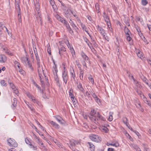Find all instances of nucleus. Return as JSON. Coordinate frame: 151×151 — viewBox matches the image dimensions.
I'll return each instance as SVG.
<instances>
[{"mask_svg":"<svg viewBox=\"0 0 151 151\" xmlns=\"http://www.w3.org/2000/svg\"><path fill=\"white\" fill-rule=\"evenodd\" d=\"M105 120V118L100 114L99 112H97L96 117L92 121L97 124L99 123V122H101L102 121H104Z\"/></svg>","mask_w":151,"mask_h":151,"instance_id":"nucleus-1","label":"nucleus"},{"mask_svg":"<svg viewBox=\"0 0 151 151\" xmlns=\"http://www.w3.org/2000/svg\"><path fill=\"white\" fill-rule=\"evenodd\" d=\"M88 137L92 141L97 143L100 142L102 140V138L98 135L91 134Z\"/></svg>","mask_w":151,"mask_h":151,"instance_id":"nucleus-2","label":"nucleus"},{"mask_svg":"<svg viewBox=\"0 0 151 151\" xmlns=\"http://www.w3.org/2000/svg\"><path fill=\"white\" fill-rule=\"evenodd\" d=\"M35 16L38 22H39V21L40 24H41L42 23V18L41 17V14L40 9L37 10L35 9Z\"/></svg>","mask_w":151,"mask_h":151,"instance_id":"nucleus-3","label":"nucleus"},{"mask_svg":"<svg viewBox=\"0 0 151 151\" xmlns=\"http://www.w3.org/2000/svg\"><path fill=\"white\" fill-rule=\"evenodd\" d=\"M97 114V112L94 109H91L90 114L88 116V117L92 121L93 120V119L96 117V114Z\"/></svg>","mask_w":151,"mask_h":151,"instance_id":"nucleus-4","label":"nucleus"},{"mask_svg":"<svg viewBox=\"0 0 151 151\" xmlns=\"http://www.w3.org/2000/svg\"><path fill=\"white\" fill-rule=\"evenodd\" d=\"M97 29L99 31L100 34L102 35L103 37H104L106 40H107L105 37L106 33L105 30L102 28L100 27L99 25L96 26Z\"/></svg>","mask_w":151,"mask_h":151,"instance_id":"nucleus-5","label":"nucleus"},{"mask_svg":"<svg viewBox=\"0 0 151 151\" xmlns=\"http://www.w3.org/2000/svg\"><path fill=\"white\" fill-rule=\"evenodd\" d=\"M63 78L64 83L66 84L69 79V76L67 72H66L65 70L63 72Z\"/></svg>","mask_w":151,"mask_h":151,"instance_id":"nucleus-6","label":"nucleus"},{"mask_svg":"<svg viewBox=\"0 0 151 151\" xmlns=\"http://www.w3.org/2000/svg\"><path fill=\"white\" fill-rule=\"evenodd\" d=\"M49 2L52 7L54 11L56 12L57 10V8L54 1V0H50Z\"/></svg>","mask_w":151,"mask_h":151,"instance_id":"nucleus-7","label":"nucleus"},{"mask_svg":"<svg viewBox=\"0 0 151 151\" xmlns=\"http://www.w3.org/2000/svg\"><path fill=\"white\" fill-rule=\"evenodd\" d=\"M77 87L78 89L83 93L85 92V90L83 87L82 84L81 82L78 83V82L76 83Z\"/></svg>","mask_w":151,"mask_h":151,"instance_id":"nucleus-8","label":"nucleus"},{"mask_svg":"<svg viewBox=\"0 0 151 151\" xmlns=\"http://www.w3.org/2000/svg\"><path fill=\"white\" fill-rule=\"evenodd\" d=\"M64 12L65 13V17L67 18L70 17L71 15V14H73V12L70 9L65 11Z\"/></svg>","mask_w":151,"mask_h":151,"instance_id":"nucleus-9","label":"nucleus"},{"mask_svg":"<svg viewBox=\"0 0 151 151\" xmlns=\"http://www.w3.org/2000/svg\"><path fill=\"white\" fill-rule=\"evenodd\" d=\"M6 56L4 54L0 55V63H4L6 61Z\"/></svg>","mask_w":151,"mask_h":151,"instance_id":"nucleus-10","label":"nucleus"},{"mask_svg":"<svg viewBox=\"0 0 151 151\" xmlns=\"http://www.w3.org/2000/svg\"><path fill=\"white\" fill-rule=\"evenodd\" d=\"M66 51V48L63 45H61L60 48H59V53L61 56L63 55V52Z\"/></svg>","mask_w":151,"mask_h":151,"instance_id":"nucleus-11","label":"nucleus"},{"mask_svg":"<svg viewBox=\"0 0 151 151\" xmlns=\"http://www.w3.org/2000/svg\"><path fill=\"white\" fill-rule=\"evenodd\" d=\"M54 117L57 120V121L61 124H64V122H63L64 121L62 118L59 116H54Z\"/></svg>","mask_w":151,"mask_h":151,"instance_id":"nucleus-12","label":"nucleus"},{"mask_svg":"<svg viewBox=\"0 0 151 151\" xmlns=\"http://www.w3.org/2000/svg\"><path fill=\"white\" fill-rule=\"evenodd\" d=\"M81 55L83 58V59L86 61H88L90 63V60L88 57L83 52H82L81 53Z\"/></svg>","mask_w":151,"mask_h":151,"instance_id":"nucleus-13","label":"nucleus"},{"mask_svg":"<svg viewBox=\"0 0 151 151\" xmlns=\"http://www.w3.org/2000/svg\"><path fill=\"white\" fill-rule=\"evenodd\" d=\"M50 123L56 129H59L60 127L59 125L58 124L53 121H50Z\"/></svg>","mask_w":151,"mask_h":151,"instance_id":"nucleus-14","label":"nucleus"},{"mask_svg":"<svg viewBox=\"0 0 151 151\" xmlns=\"http://www.w3.org/2000/svg\"><path fill=\"white\" fill-rule=\"evenodd\" d=\"M3 50L8 55L10 56L13 55V54L6 47L3 48Z\"/></svg>","mask_w":151,"mask_h":151,"instance_id":"nucleus-15","label":"nucleus"},{"mask_svg":"<svg viewBox=\"0 0 151 151\" xmlns=\"http://www.w3.org/2000/svg\"><path fill=\"white\" fill-rule=\"evenodd\" d=\"M141 79L142 81L151 88V85L150 83H149V81L144 76H143Z\"/></svg>","mask_w":151,"mask_h":151,"instance_id":"nucleus-16","label":"nucleus"},{"mask_svg":"<svg viewBox=\"0 0 151 151\" xmlns=\"http://www.w3.org/2000/svg\"><path fill=\"white\" fill-rule=\"evenodd\" d=\"M24 58L27 62V64L29 67L31 69L32 71H33L34 69L32 67L31 63L30 62V61L28 60V58L27 57H25Z\"/></svg>","mask_w":151,"mask_h":151,"instance_id":"nucleus-17","label":"nucleus"},{"mask_svg":"<svg viewBox=\"0 0 151 151\" xmlns=\"http://www.w3.org/2000/svg\"><path fill=\"white\" fill-rule=\"evenodd\" d=\"M34 4L35 6V9H40V5L39 4L38 0H34Z\"/></svg>","mask_w":151,"mask_h":151,"instance_id":"nucleus-18","label":"nucleus"},{"mask_svg":"<svg viewBox=\"0 0 151 151\" xmlns=\"http://www.w3.org/2000/svg\"><path fill=\"white\" fill-rule=\"evenodd\" d=\"M70 73L71 75V77H72L73 80L75 81L76 80V76L75 73L74 72V70L73 68H72V70L71 69H70Z\"/></svg>","mask_w":151,"mask_h":151,"instance_id":"nucleus-19","label":"nucleus"},{"mask_svg":"<svg viewBox=\"0 0 151 151\" xmlns=\"http://www.w3.org/2000/svg\"><path fill=\"white\" fill-rule=\"evenodd\" d=\"M130 146L137 151H141L140 148L136 145L131 144Z\"/></svg>","mask_w":151,"mask_h":151,"instance_id":"nucleus-20","label":"nucleus"},{"mask_svg":"<svg viewBox=\"0 0 151 151\" xmlns=\"http://www.w3.org/2000/svg\"><path fill=\"white\" fill-rule=\"evenodd\" d=\"M89 145V148L91 151H95V146L91 142H88L87 143Z\"/></svg>","mask_w":151,"mask_h":151,"instance_id":"nucleus-21","label":"nucleus"},{"mask_svg":"<svg viewBox=\"0 0 151 151\" xmlns=\"http://www.w3.org/2000/svg\"><path fill=\"white\" fill-rule=\"evenodd\" d=\"M55 17L57 20L59 21L62 23V22H63V20H65L64 18L61 17L58 14H57L55 15Z\"/></svg>","mask_w":151,"mask_h":151,"instance_id":"nucleus-22","label":"nucleus"},{"mask_svg":"<svg viewBox=\"0 0 151 151\" xmlns=\"http://www.w3.org/2000/svg\"><path fill=\"white\" fill-rule=\"evenodd\" d=\"M52 68V71L53 75H57V72H58L57 65H55V66H53Z\"/></svg>","mask_w":151,"mask_h":151,"instance_id":"nucleus-23","label":"nucleus"},{"mask_svg":"<svg viewBox=\"0 0 151 151\" xmlns=\"http://www.w3.org/2000/svg\"><path fill=\"white\" fill-rule=\"evenodd\" d=\"M81 27L82 29L83 30H85V32H86L90 36V37H91V36L90 35L89 33L88 32V31L86 30L87 28H86V26H85V25L83 24V23H81Z\"/></svg>","mask_w":151,"mask_h":151,"instance_id":"nucleus-24","label":"nucleus"},{"mask_svg":"<svg viewBox=\"0 0 151 151\" xmlns=\"http://www.w3.org/2000/svg\"><path fill=\"white\" fill-rule=\"evenodd\" d=\"M67 43L66 42L65 43L66 44V45L68 47V48L71 50V51H72V52L73 51L74 52V54H75V51L73 47H71L69 43L68 40H67Z\"/></svg>","mask_w":151,"mask_h":151,"instance_id":"nucleus-25","label":"nucleus"},{"mask_svg":"<svg viewBox=\"0 0 151 151\" xmlns=\"http://www.w3.org/2000/svg\"><path fill=\"white\" fill-rule=\"evenodd\" d=\"M124 31L127 35H129V33H131L130 30L126 26H125L124 27Z\"/></svg>","mask_w":151,"mask_h":151,"instance_id":"nucleus-26","label":"nucleus"},{"mask_svg":"<svg viewBox=\"0 0 151 151\" xmlns=\"http://www.w3.org/2000/svg\"><path fill=\"white\" fill-rule=\"evenodd\" d=\"M14 141H15L13 139H12L11 138H9L7 140V142L9 146H11V145H12L13 142H14Z\"/></svg>","mask_w":151,"mask_h":151,"instance_id":"nucleus-27","label":"nucleus"},{"mask_svg":"<svg viewBox=\"0 0 151 151\" xmlns=\"http://www.w3.org/2000/svg\"><path fill=\"white\" fill-rule=\"evenodd\" d=\"M18 18L19 22H22L21 13V12H17Z\"/></svg>","mask_w":151,"mask_h":151,"instance_id":"nucleus-28","label":"nucleus"},{"mask_svg":"<svg viewBox=\"0 0 151 151\" xmlns=\"http://www.w3.org/2000/svg\"><path fill=\"white\" fill-rule=\"evenodd\" d=\"M135 28H136L137 31V32L138 33L140 37H141L142 36H143V35H142V32H141V30L140 29V28L138 27V26H137V27H136Z\"/></svg>","mask_w":151,"mask_h":151,"instance_id":"nucleus-29","label":"nucleus"},{"mask_svg":"<svg viewBox=\"0 0 151 151\" xmlns=\"http://www.w3.org/2000/svg\"><path fill=\"white\" fill-rule=\"evenodd\" d=\"M69 95L70 98H73V97H74L73 93V91L72 88L70 89Z\"/></svg>","mask_w":151,"mask_h":151,"instance_id":"nucleus-30","label":"nucleus"},{"mask_svg":"<svg viewBox=\"0 0 151 151\" xmlns=\"http://www.w3.org/2000/svg\"><path fill=\"white\" fill-rule=\"evenodd\" d=\"M143 100L145 103L147 104L149 106H151V104L150 103V101L147 100V98L146 97H143Z\"/></svg>","mask_w":151,"mask_h":151,"instance_id":"nucleus-31","label":"nucleus"},{"mask_svg":"<svg viewBox=\"0 0 151 151\" xmlns=\"http://www.w3.org/2000/svg\"><path fill=\"white\" fill-rule=\"evenodd\" d=\"M10 79L8 80V83L9 84L10 87L13 89H14L15 88V86L14 85V84L10 82Z\"/></svg>","mask_w":151,"mask_h":151,"instance_id":"nucleus-32","label":"nucleus"},{"mask_svg":"<svg viewBox=\"0 0 151 151\" xmlns=\"http://www.w3.org/2000/svg\"><path fill=\"white\" fill-rule=\"evenodd\" d=\"M62 9L64 11L69 9V7L66 6L64 4L61 6Z\"/></svg>","mask_w":151,"mask_h":151,"instance_id":"nucleus-33","label":"nucleus"},{"mask_svg":"<svg viewBox=\"0 0 151 151\" xmlns=\"http://www.w3.org/2000/svg\"><path fill=\"white\" fill-rule=\"evenodd\" d=\"M17 99L14 98L13 99V103L12 105L14 107H15L17 106Z\"/></svg>","mask_w":151,"mask_h":151,"instance_id":"nucleus-34","label":"nucleus"},{"mask_svg":"<svg viewBox=\"0 0 151 151\" xmlns=\"http://www.w3.org/2000/svg\"><path fill=\"white\" fill-rule=\"evenodd\" d=\"M142 146L144 147L145 151H149V149L148 147V146L147 145L144 143H142Z\"/></svg>","mask_w":151,"mask_h":151,"instance_id":"nucleus-35","label":"nucleus"},{"mask_svg":"<svg viewBox=\"0 0 151 151\" xmlns=\"http://www.w3.org/2000/svg\"><path fill=\"white\" fill-rule=\"evenodd\" d=\"M5 82V80H2L0 81V83L3 86H7V84Z\"/></svg>","mask_w":151,"mask_h":151,"instance_id":"nucleus-36","label":"nucleus"},{"mask_svg":"<svg viewBox=\"0 0 151 151\" xmlns=\"http://www.w3.org/2000/svg\"><path fill=\"white\" fill-rule=\"evenodd\" d=\"M88 79L89 81L91 82V83L93 84L94 83V80L93 78L92 77V76L91 75H90V76L88 77Z\"/></svg>","mask_w":151,"mask_h":151,"instance_id":"nucleus-37","label":"nucleus"},{"mask_svg":"<svg viewBox=\"0 0 151 151\" xmlns=\"http://www.w3.org/2000/svg\"><path fill=\"white\" fill-rule=\"evenodd\" d=\"M95 7L97 12L99 13L100 12L99 5L97 3H96L95 5Z\"/></svg>","mask_w":151,"mask_h":151,"instance_id":"nucleus-38","label":"nucleus"},{"mask_svg":"<svg viewBox=\"0 0 151 151\" xmlns=\"http://www.w3.org/2000/svg\"><path fill=\"white\" fill-rule=\"evenodd\" d=\"M111 145L114 146H115L116 147H117L119 146V144L118 142H116L114 143H111Z\"/></svg>","mask_w":151,"mask_h":151,"instance_id":"nucleus-39","label":"nucleus"},{"mask_svg":"<svg viewBox=\"0 0 151 151\" xmlns=\"http://www.w3.org/2000/svg\"><path fill=\"white\" fill-rule=\"evenodd\" d=\"M122 120L123 122L125 124H127L128 122V119L127 117H124L122 118Z\"/></svg>","mask_w":151,"mask_h":151,"instance_id":"nucleus-40","label":"nucleus"},{"mask_svg":"<svg viewBox=\"0 0 151 151\" xmlns=\"http://www.w3.org/2000/svg\"><path fill=\"white\" fill-rule=\"evenodd\" d=\"M76 140H74V142H70V145L71 146H75L76 144H78Z\"/></svg>","mask_w":151,"mask_h":151,"instance_id":"nucleus-41","label":"nucleus"},{"mask_svg":"<svg viewBox=\"0 0 151 151\" xmlns=\"http://www.w3.org/2000/svg\"><path fill=\"white\" fill-rule=\"evenodd\" d=\"M141 2L142 4L144 6H146L148 4V2L147 0H142Z\"/></svg>","mask_w":151,"mask_h":151,"instance_id":"nucleus-42","label":"nucleus"},{"mask_svg":"<svg viewBox=\"0 0 151 151\" xmlns=\"http://www.w3.org/2000/svg\"><path fill=\"white\" fill-rule=\"evenodd\" d=\"M32 82L33 85L35 86L37 88H39L40 86L37 84L35 82V81L33 79H32Z\"/></svg>","mask_w":151,"mask_h":151,"instance_id":"nucleus-43","label":"nucleus"},{"mask_svg":"<svg viewBox=\"0 0 151 151\" xmlns=\"http://www.w3.org/2000/svg\"><path fill=\"white\" fill-rule=\"evenodd\" d=\"M134 132L137 135L139 138L140 139H141V136L137 131L136 130H134Z\"/></svg>","mask_w":151,"mask_h":151,"instance_id":"nucleus-44","label":"nucleus"},{"mask_svg":"<svg viewBox=\"0 0 151 151\" xmlns=\"http://www.w3.org/2000/svg\"><path fill=\"white\" fill-rule=\"evenodd\" d=\"M103 131L105 132V133H108L109 131V130L108 128L106 127H104L102 129Z\"/></svg>","mask_w":151,"mask_h":151,"instance_id":"nucleus-45","label":"nucleus"},{"mask_svg":"<svg viewBox=\"0 0 151 151\" xmlns=\"http://www.w3.org/2000/svg\"><path fill=\"white\" fill-rule=\"evenodd\" d=\"M57 145H58V147H60V148L62 149V150H65L64 147H63V145H61L60 143H58Z\"/></svg>","mask_w":151,"mask_h":151,"instance_id":"nucleus-46","label":"nucleus"},{"mask_svg":"<svg viewBox=\"0 0 151 151\" xmlns=\"http://www.w3.org/2000/svg\"><path fill=\"white\" fill-rule=\"evenodd\" d=\"M25 141L26 143L27 144H28L29 145H30L31 144V143L30 142V141H29V139L28 138H26L25 139Z\"/></svg>","mask_w":151,"mask_h":151,"instance_id":"nucleus-47","label":"nucleus"},{"mask_svg":"<svg viewBox=\"0 0 151 151\" xmlns=\"http://www.w3.org/2000/svg\"><path fill=\"white\" fill-rule=\"evenodd\" d=\"M95 101L97 103L99 104H101V102L100 99L97 96L96 98L94 99Z\"/></svg>","mask_w":151,"mask_h":151,"instance_id":"nucleus-48","label":"nucleus"},{"mask_svg":"<svg viewBox=\"0 0 151 151\" xmlns=\"http://www.w3.org/2000/svg\"><path fill=\"white\" fill-rule=\"evenodd\" d=\"M82 126L86 129H88L89 128L88 126L86 123H83L82 125Z\"/></svg>","mask_w":151,"mask_h":151,"instance_id":"nucleus-49","label":"nucleus"},{"mask_svg":"<svg viewBox=\"0 0 151 151\" xmlns=\"http://www.w3.org/2000/svg\"><path fill=\"white\" fill-rule=\"evenodd\" d=\"M76 65H77V66H78V68L80 69V68H81V64H80V63H79V62L77 60H76Z\"/></svg>","mask_w":151,"mask_h":151,"instance_id":"nucleus-50","label":"nucleus"},{"mask_svg":"<svg viewBox=\"0 0 151 151\" xmlns=\"http://www.w3.org/2000/svg\"><path fill=\"white\" fill-rule=\"evenodd\" d=\"M29 145L30 146V148H32L33 150H37V147L36 146H35L31 144Z\"/></svg>","mask_w":151,"mask_h":151,"instance_id":"nucleus-51","label":"nucleus"},{"mask_svg":"<svg viewBox=\"0 0 151 151\" xmlns=\"http://www.w3.org/2000/svg\"><path fill=\"white\" fill-rule=\"evenodd\" d=\"M103 17L104 19H105V20H109L110 19L108 15V14L106 15L105 16H103Z\"/></svg>","mask_w":151,"mask_h":151,"instance_id":"nucleus-52","label":"nucleus"},{"mask_svg":"<svg viewBox=\"0 0 151 151\" xmlns=\"http://www.w3.org/2000/svg\"><path fill=\"white\" fill-rule=\"evenodd\" d=\"M14 63L19 68H20V64L16 60L15 61Z\"/></svg>","mask_w":151,"mask_h":151,"instance_id":"nucleus-53","label":"nucleus"},{"mask_svg":"<svg viewBox=\"0 0 151 151\" xmlns=\"http://www.w3.org/2000/svg\"><path fill=\"white\" fill-rule=\"evenodd\" d=\"M36 59L37 61V64L39 66V67H40V60L39 59V57H37L36 58Z\"/></svg>","mask_w":151,"mask_h":151,"instance_id":"nucleus-54","label":"nucleus"},{"mask_svg":"<svg viewBox=\"0 0 151 151\" xmlns=\"http://www.w3.org/2000/svg\"><path fill=\"white\" fill-rule=\"evenodd\" d=\"M84 40H85V42L88 45V46H89V45H90H90L89 43H90L89 42V40L87 39V38H85L84 39Z\"/></svg>","mask_w":151,"mask_h":151,"instance_id":"nucleus-55","label":"nucleus"},{"mask_svg":"<svg viewBox=\"0 0 151 151\" xmlns=\"http://www.w3.org/2000/svg\"><path fill=\"white\" fill-rule=\"evenodd\" d=\"M11 145L13 147H17L18 144L17 142H15V141H14V142H13Z\"/></svg>","mask_w":151,"mask_h":151,"instance_id":"nucleus-56","label":"nucleus"},{"mask_svg":"<svg viewBox=\"0 0 151 151\" xmlns=\"http://www.w3.org/2000/svg\"><path fill=\"white\" fill-rule=\"evenodd\" d=\"M67 29L68 31L71 34H73V31L71 29L70 27L69 28H68V29Z\"/></svg>","mask_w":151,"mask_h":151,"instance_id":"nucleus-57","label":"nucleus"},{"mask_svg":"<svg viewBox=\"0 0 151 151\" xmlns=\"http://www.w3.org/2000/svg\"><path fill=\"white\" fill-rule=\"evenodd\" d=\"M108 120L109 121H111L112 120L113 116L111 115L110 114L109 116V117Z\"/></svg>","mask_w":151,"mask_h":151,"instance_id":"nucleus-58","label":"nucleus"},{"mask_svg":"<svg viewBox=\"0 0 151 151\" xmlns=\"http://www.w3.org/2000/svg\"><path fill=\"white\" fill-rule=\"evenodd\" d=\"M63 21L62 22V23L65 26H66L67 24H69V23L65 19L64 20H63Z\"/></svg>","mask_w":151,"mask_h":151,"instance_id":"nucleus-59","label":"nucleus"},{"mask_svg":"<svg viewBox=\"0 0 151 151\" xmlns=\"http://www.w3.org/2000/svg\"><path fill=\"white\" fill-rule=\"evenodd\" d=\"M127 40L129 41H130L132 39V38L129 36V35H127Z\"/></svg>","mask_w":151,"mask_h":151,"instance_id":"nucleus-60","label":"nucleus"},{"mask_svg":"<svg viewBox=\"0 0 151 151\" xmlns=\"http://www.w3.org/2000/svg\"><path fill=\"white\" fill-rule=\"evenodd\" d=\"M56 81L57 85L60 87V83L59 79L57 80Z\"/></svg>","mask_w":151,"mask_h":151,"instance_id":"nucleus-61","label":"nucleus"},{"mask_svg":"<svg viewBox=\"0 0 151 151\" xmlns=\"http://www.w3.org/2000/svg\"><path fill=\"white\" fill-rule=\"evenodd\" d=\"M56 81L57 85L60 87V83L59 79L57 80Z\"/></svg>","mask_w":151,"mask_h":151,"instance_id":"nucleus-62","label":"nucleus"},{"mask_svg":"<svg viewBox=\"0 0 151 151\" xmlns=\"http://www.w3.org/2000/svg\"><path fill=\"white\" fill-rule=\"evenodd\" d=\"M37 142L39 144H41V145H43V143L41 141V140H40L39 138L38 139H37Z\"/></svg>","mask_w":151,"mask_h":151,"instance_id":"nucleus-63","label":"nucleus"},{"mask_svg":"<svg viewBox=\"0 0 151 151\" xmlns=\"http://www.w3.org/2000/svg\"><path fill=\"white\" fill-rule=\"evenodd\" d=\"M137 56L140 58H141L142 57V54H141L139 52H138V53H137Z\"/></svg>","mask_w":151,"mask_h":151,"instance_id":"nucleus-64","label":"nucleus"}]
</instances>
